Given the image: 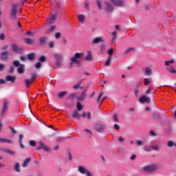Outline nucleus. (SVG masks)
Listing matches in <instances>:
<instances>
[{
  "label": "nucleus",
  "instance_id": "nucleus-7",
  "mask_svg": "<svg viewBox=\"0 0 176 176\" xmlns=\"http://www.w3.org/2000/svg\"><path fill=\"white\" fill-rule=\"evenodd\" d=\"M54 58L56 60V65L57 67H60V61L63 60V56L60 54H54Z\"/></svg>",
  "mask_w": 176,
  "mask_h": 176
},
{
  "label": "nucleus",
  "instance_id": "nucleus-45",
  "mask_svg": "<svg viewBox=\"0 0 176 176\" xmlns=\"http://www.w3.org/2000/svg\"><path fill=\"white\" fill-rule=\"evenodd\" d=\"M29 144L31 146H36V142L34 140H30V142H29Z\"/></svg>",
  "mask_w": 176,
  "mask_h": 176
},
{
  "label": "nucleus",
  "instance_id": "nucleus-46",
  "mask_svg": "<svg viewBox=\"0 0 176 176\" xmlns=\"http://www.w3.org/2000/svg\"><path fill=\"white\" fill-rule=\"evenodd\" d=\"M41 67H42L41 63H36V65H34V67H35L36 69H41Z\"/></svg>",
  "mask_w": 176,
  "mask_h": 176
},
{
  "label": "nucleus",
  "instance_id": "nucleus-59",
  "mask_svg": "<svg viewBox=\"0 0 176 176\" xmlns=\"http://www.w3.org/2000/svg\"><path fill=\"white\" fill-rule=\"evenodd\" d=\"M85 131H86L88 133V135H92V132L89 129H85Z\"/></svg>",
  "mask_w": 176,
  "mask_h": 176
},
{
  "label": "nucleus",
  "instance_id": "nucleus-47",
  "mask_svg": "<svg viewBox=\"0 0 176 176\" xmlns=\"http://www.w3.org/2000/svg\"><path fill=\"white\" fill-rule=\"evenodd\" d=\"M175 145V144L173 141L168 142V146L173 147Z\"/></svg>",
  "mask_w": 176,
  "mask_h": 176
},
{
  "label": "nucleus",
  "instance_id": "nucleus-25",
  "mask_svg": "<svg viewBox=\"0 0 176 176\" xmlns=\"http://www.w3.org/2000/svg\"><path fill=\"white\" fill-rule=\"evenodd\" d=\"M46 42H47V38H45V37H43V38H39V43H40L41 45H45Z\"/></svg>",
  "mask_w": 176,
  "mask_h": 176
},
{
  "label": "nucleus",
  "instance_id": "nucleus-41",
  "mask_svg": "<svg viewBox=\"0 0 176 176\" xmlns=\"http://www.w3.org/2000/svg\"><path fill=\"white\" fill-rule=\"evenodd\" d=\"M150 148L154 150V151H159L160 147L158 146H150Z\"/></svg>",
  "mask_w": 176,
  "mask_h": 176
},
{
  "label": "nucleus",
  "instance_id": "nucleus-43",
  "mask_svg": "<svg viewBox=\"0 0 176 176\" xmlns=\"http://www.w3.org/2000/svg\"><path fill=\"white\" fill-rule=\"evenodd\" d=\"M37 77V74H32V76H31V81H34Z\"/></svg>",
  "mask_w": 176,
  "mask_h": 176
},
{
  "label": "nucleus",
  "instance_id": "nucleus-5",
  "mask_svg": "<svg viewBox=\"0 0 176 176\" xmlns=\"http://www.w3.org/2000/svg\"><path fill=\"white\" fill-rule=\"evenodd\" d=\"M104 10L106 12L110 13L114 11V7L111 3L106 2L104 3Z\"/></svg>",
  "mask_w": 176,
  "mask_h": 176
},
{
  "label": "nucleus",
  "instance_id": "nucleus-55",
  "mask_svg": "<svg viewBox=\"0 0 176 176\" xmlns=\"http://www.w3.org/2000/svg\"><path fill=\"white\" fill-rule=\"evenodd\" d=\"M87 118L88 120H91V112H87Z\"/></svg>",
  "mask_w": 176,
  "mask_h": 176
},
{
  "label": "nucleus",
  "instance_id": "nucleus-20",
  "mask_svg": "<svg viewBox=\"0 0 176 176\" xmlns=\"http://www.w3.org/2000/svg\"><path fill=\"white\" fill-rule=\"evenodd\" d=\"M100 42H104V40L102 38L98 37L92 41V43L96 45L100 43Z\"/></svg>",
  "mask_w": 176,
  "mask_h": 176
},
{
  "label": "nucleus",
  "instance_id": "nucleus-56",
  "mask_svg": "<svg viewBox=\"0 0 176 176\" xmlns=\"http://www.w3.org/2000/svg\"><path fill=\"white\" fill-rule=\"evenodd\" d=\"M5 38H6V36H5V34H0V40L4 41Z\"/></svg>",
  "mask_w": 176,
  "mask_h": 176
},
{
  "label": "nucleus",
  "instance_id": "nucleus-9",
  "mask_svg": "<svg viewBox=\"0 0 176 176\" xmlns=\"http://www.w3.org/2000/svg\"><path fill=\"white\" fill-rule=\"evenodd\" d=\"M39 146L36 147L37 150H41L43 149L45 151H50V148H48L45 144H44L43 142H39Z\"/></svg>",
  "mask_w": 176,
  "mask_h": 176
},
{
  "label": "nucleus",
  "instance_id": "nucleus-8",
  "mask_svg": "<svg viewBox=\"0 0 176 176\" xmlns=\"http://www.w3.org/2000/svg\"><path fill=\"white\" fill-rule=\"evenodd\" d=\"M113 4H114L115 6L118 7H123L124 6V0H111Z\"/></svg>",
  "mask_w": 176,
  "mask_h": 176
},
{
  "label": "nucleus",
  "instance_id": "nucleus-30",
  "mask_svg": "<svg viewBox=\"0 0 176 176\" xmlns=\"http://www.w3.org/2000/svg\"><path fill=\"white\" fill-rule=\"evenodd\" d=\"M78 19L79 21L82 23L85 22V15H78Z\"/></svg>",
  "mask_w": 176,
  "mask_h": 176
},
{
  "label": "nucleus",
  "instance_id": "nucleus-10",
  "mask_svg": "<svg viewBox=\"0 0 176 176\" xmlns=\"http://www.w3.org/2000/svg\"><path fill=\"white\" fill-rule=\"evenodd\" d=\"M81 117V114L78 111H74L71 113L70 116H69V118H76L77 120H80Z\"/></svg>",
  "mask_w": 176,
  "mask_h": 176
},
{
  "label": "nucleus",
  "instance_id": "nucleus-6",
  "mask_svg": "<svg viewBox=\"0 0 176 176\" xmlns=\"http://www.w3.org/2000/svg\"><path fill=\"white\" fill-rule=\"evenodd\" d=\"M57 16L54 14H52L48 19L46 20V23L48 25H52L55 23Z\"/></svg>",
  "mask_w": 176,
  "mask_h": 176
},
{
  "label": "nucleus",
  "instance_id": "nucleus-13",
  "mask_svg": "<svg viewBox=\"0 0 176 176\" xmlns=\"http://www.w3.org/2000/svg\"><path fill=\"white\" fill-rule=\"evenodd\" d=\"M16 76H12L10 75H8L6 76V81L7 82H11V83H14L16 81Z\"/></svg>",
  "mask_w": 176,
  "mask_h": 176
},
{
  "label": "nucleus",
  "instance_id": "nucleus-22",
  "mask_svg": "<svg viewBox=\"0 0 176 176\" xmlns=\"http://www.w3.org/2000/svg\"><path fill=\"white\" fill-rule=\"evenodd\" d=\"M153 74V70L149 67H146L145 69V74L146 76H150Z\"/></svg>",
  "mask_w": 176,
  "mask_h": 176
},
{
  "label": "nucleus",
  "instance_id": "nucleus-27",
  "mask_svg": "<svg viewBox=\"0 0 176 176\" xmlns=\"http://www.w3.org/2000/svg\"><path fill=\"white\" fill-rule=\"evenodd\" d=\"M25 42L26 44H28V45H33L34 43V41L30 38H25Z\"/></svg>",
  "mask_w": 176,
  "mask_h": 176
},
{
  "label": "nucleus",
  "instance_id": "nucleus-29",
  "mask_svg": "<svg viewBox=\"0 0 176 176\" xmlns=\"http://www.w3.org/2000/svg\"><path fill=\"white\" fill-rule=\"evenodd\" d=\"M56 29V26H51L50 29H48L46 32H45V34H50V32H52L54 30Z\"/></svg>",
  "mask_w": 176,
  "mask_h": 176
},
{
  "label": "nucleus",
  "instance_id": "nucleus-64",
  "mask_svg": "<svg viewBox=\"0 0 176 176\" xmlns=\"http://www.w3.org/2000/svg\"><path fill=\"white\" fill-rule=\"evenodd\" d=\"M49 46L50 48H54V42H50L49 43Z\"/></svg>",
  "mask_w": 176,
  "mask_h": 176
},
{
  "label": "nucleus",
  "instance_id": "nucleus-15",
  "mask_svg": "<svg viewBox=\"0 0 176 176\" xmlns=\"http://www.w3.org/2000/svg\"><path fill=\"white\" fill-rule=\"evenodd\" d=\"M87 61H93V54L92 52L88 51L87 52V56L85 58Z\"/></svg>",
  "mask_w": 176,
  "mask_h": 176
},
{
  "label": "nucleus",
  "instance_id": "nucleus-57",
  "mask_svg": "<svg viewBox=\"0 0 176 176\" xmlns=\"http://www.w3.org/2000/svg\"><path fill=\"white\" fill-rule=\"evenodd\" d=\"M124 138H123L122 136L118 137V141L120 142H124Z\"/></svg>",
  "mask_w": 176,
  "mask_h": 176
},
{
  "label": "nucleus",
  "instance_id": "nucleus-48",
  "mask_svg": "<svg viewBox=\"0 0 176 176\" xmlns=\"http://www.w3.org/2000/svg\"><path fill=\"white\" fill-rule=\"evenodd\" d=\"M175 60H170V61H166L165 62V65L166 66H170V64H173Z\"/></svg>",
  "mask_w": 176,
  "mask_h": 176
},
{
  "label": "nucleus",
  "instance_id": "nucleus-52",
  "mask_svg": "<svg viewBox=\"0 0 176 176\" xmlns=\"http://www.w3.org/2000/svg\"><path fill=\"white\" fill-rule=\"evenodd\" d=\"M89 5H90V3H85V8L87 9V10H89Z\"/></svg>",
  "mask_w": 176,
  "mask_h": 176
},
{
  "label": "nucleus",
  "instance_id": "nucleus-51",
  "mask_svg": "<svg viewBox=\"0 0 176 176\" xmlns=\"http://www.w3.org/2000/svg\"><path fill=\"white\" fill-rule=\"evenodd\" d=\"M26 34L28 35V36H34V34L32 31H30V30L27 32Z\"/></svg>",
  "mask_w": 176,
  "mask_h": 176
},
{
  "label": "nucleus",
  "instance_id": "nucleus-23",
  "mask_svg": "<svg viewBox=\"0 0 176 176\" xmlns=\"http://www.w3.org/2000/svg\"><path fill=\"white\" fill-rule=\"evenodd\" d=\"M104 128L102 124H98L96 126V130L98 132H102L104 131Z\"/></svg>",
  "mask_w": 176,
  "mask_h": 176
},
{
  "label": "nucleus",
  "instance_id": "nucleus-38",
  "mask_svg": "<svg viewBox=\"0 0 176 176\" xmlns=\"http://www.w3.org/2000/svg\"><path fill=\"white\" fill-rule=\"evenodd\" d=\"M108 54H109V57L108 58H111L113 54V48H111L109 51H108Z\"/></svg>",
  "mask_w": 176,
  "mask_h": 176
},
{
  "label": "nucleus",
  "instance_id": "nucleus-53",
  "mask_svg": "<svg viewBox=\"0 0 176 176\" xmlns=\"http://www.w3.org/2000/svg\"><path fill=\"white\" fill-rule=\"evenodd\" d=\"M19 137V143L23 142V139L24 138V135L22 134H20Z\"/></svg>",
  "mask_w": 176,
  "mask_h": 176
},
{
  "label": "nucleus",
  "instance_id": "nucleus-16",
  "mask_svg": "<svg viewBox=\"0 0 176 176\" xmlns=\"http://www.w3.org/2000/svg\"><path fill=\"white\" fill-rule=\"evenodd\" d=\"M9 103L7 101H4V104H3V111L1 112V116H3L4 113L8 111V105Z\"/></svg>",
  "mask_w": 176,
  "mask_h": 176
},
{
  "label": "nucleus",
  "instance_id": "nucleus-3",
  "mask_svg": "<svg viewBox=\"0 0 176 176\" xmlns=\"http://www.w3.org/2000/svg\"><path fill=\"white\" fill-rule=\"evenodd\" d=\"M11 49H12V52L16 54H22L24 52V48L19 47L16 44H13L12 46H11Z\"/></svg>",
  "mask_w": 176,
  "mask_h": 176
},
{
  "label": "nucleus",
  "instance_id": "nucleus-62",
  "mask_svg": "<svg viewBox=\"0 0 176 176\" xmlns=\"http://www.w3.org/2000/svg\"><path fill=\"white\" fill-rule=\"evenodd\" d=\"M137 144L139 145V146H143L144 145V143L142 140H138L137 141Z\"/></svg>",
  "mask_w": 176,
  "mask_h": 176
},
{
  "label": "nucleus",
  "instance_id": "nucleus-54",
  "mask_svg": "<svg viewBox=\"0 0 176 176\" xmlns=\"http://www.w3.org/2000/svg\"><path fill=\"white\" fill-rule=\"evenodd\" d=\"M5 69V65L3 64H0V72H3Z\"/></svg>",
  "mask_w": 176,
  "mask_h": 176
},
{
  "label": "nucleus",
  "instance_id": "nucleus-11",
  "mask_svg": "<svg viewBox=\"0 0 176 176\" xmlns=\"http://www.w3.org/2000/svg\"><path fill=\"white\" fill-rule=\"evenodd\" d=\"M157 168V166L156 165L152 164L151 166L144 167V170H145L146 171L153 172Z\"/></svg>",
  "mask_w": 176,
  "mask_h": 176
},
{
  "label": "nucleus",
  "instance_id": "nucleus-36",
  "mask_svg": "<svg viewBox=\"0 0 176 176\" xmlns=\"http://www.w3.org/2000/svg\"><path fill=\"white\" fill-rule=\"evenodd\" d=\"M4 152H6V153H7L8 154H11L12 155H15V152L12 151V150H10V149H6V150H4Z\"/></svg>",
  "mask_w": 176,
  "mask_h": 176
},
{
  "label": "nucleus",
  "instance_id": "nucleus-33",
  "mask_svg": "<svg viewBox=\"0 0 176 176\" xmlns=\"http://www.w3.org/2000/svg\"><path fill=\"white\" fill-rule=\"evenodd\" d=\"M111 61H112L111 58H108L107 60L105 63V66L109 67L111 65Z\"/></svg>",
  "mask_w": 176,
  "mask_h": 176
},
{
  "label": "nucleus",
  "instance_id": "nucleus-34",
  "mask_svg": "<svg viewBox=\"0 0 176 176\" xmlns=\"http://www.w3.org/2000/svg\"><path fill=\"white\" fill-rule=\"evenodd\" d=\"M65 140V138L63 137H58L56 139V142H63V141Z\"/></svg>",
  "mask_w": 176,
  "mask_h": 176
},
{
  "label": "nucleus",
  "instance_id": "nucleus-1",
  "mask_svg": "<svg viewBox=\"0 0 176 176\" xmlns=\"http://www.w3.org/2000/svg\"><path fill=\"white\" fill-rule=\"evenodd\" d=\"M84 54L82 53H76L74 56L71 58V66H73L74 63H76L78 67H81V63L79 60H80Z\"/></svg>",
  "mask_w": 176,
  "mask_h": 176
},
{
  "label": "nucleus",
  "instance_id": "nucleus-4",
  "mask_svg": "<svg viewBox=\"0 0 176 176\" xmlns=\"http://www.w3.org/2000/svg\"><path fill=\"white\" fill-rule=\"evenodd\" d=\"M18 4H12V10H11V19H16Z\"/></svg>",
  "mask_w": 176,
  "mask_h": 176
},
{
  "label": "nucleus",
  "instance_id": "nucleus-63",
  "mask_svg": "<svg viewBox=\"0 0 176 176\" xmlns=\"http://www.w3.org/2000/svg\"><path fill=\"white\" fill-rule=\"evenodd\" d=\"M14 72V67H10V74H13Z\"/></svg>",
  "mask_w": 176,
  "mask_h": 176
},
{
  "label": "nucleus",
  "instance_id": "nucleus-19",
  "mask_svg": "<svg viewBox=\"0 0 176 176\" xmlns=\"http://www.w3.org/2000/svg\"><path fill=\"white\" fill-rule=\"evenodd\" d=\"M32 161V159L30 157L27 158L24 162L23 164L22 165V166L23 168H26L29 164L30 163V162Z\"/></svg>",
  "mask_w": 176,
  "mask_h": 176
},
{
  "label": "nucleus",
  "instance_id": "nucleus-37",
  "mask_svg": "<svg viewBox=\"0 0 176 176\" xmlns=\"http://www.w3.org/2000/svg\"><path fill=\"white\" fill-rule=\"evenodd\" d=\"M82 105L78 102H77V110L81 111L82 110Z\"/></svg>",
  "mask_w": 176,
  "mask_h": 176
},
{
  "label": "nucleus",
  "instance_id": "nucleus-2",
  "mask_svg": "<svg viewBox=\"0 0 176 176\" xmlns=\"http://www.w3.org/2000/svg\"><path fill=\"white\" fill-rule=\"evenodd\" d=\"M12 65H14V67H19L17 69V72L20 74H22L25 72V65L23 64H20V62L18 60L14 61V63H12Z\"/></svg>",
  "mask_w": 176,
  "mask_h": 176
},
{
  "label": "nucleus",
  "instance_id": "nucleus-24",
  "mask_svg": "<svg viewBox=\"0 0 176 176\" xmlns=\"http://www.w3.org/2000/svg\"><path fill=\"white\" fill-rule=\"evenodd\" d=\"M67 94V91H60L58 95V97L60 99H63L65 98V96Z\"/></svg>",
  "mask_w": 176,
  "mask_h": 176
},
{
  "label": "nucleus",
  "instance_id": "nucleus-60",
  "mask_svg": "<svg viewBox=\"0 0 176 176\" xmlns=\"http://www.w3.org/2000/svg\"><path fill=\"white\" fill-rule=\"evenodd\" d=\"M10 129H11V131H12V133H14V134L16 133V131L15 130V129L14 127L10 126Z\"/></svg>",
  "mask_w": 176,
  "mask_h": 176
},
{
  "label": "nucleus",
  "instance_id": "nucleus-26",
  "mask_svg": "<svg viewBox=\"0 0 176 176\" xmlns=\"http://www.w3.org/2000/svg\"><path fill=\"white\" fill-rule=\"evenodd\" d=\"M14 168H15V171H16L17 173L21 172L20 164L19 162L15 163V166H14Z\"/></svg>",
  "mask_w": 176,
  "mask_h": 176
},
{
  "label": "nucleus",
  "instance_id": "nucleus-49",
  "mask_svg": "<svg viewBox=\"0 0 176 176\" xmlns=\"http://www.w3.org/2000/svg\"><path fill=\"white\" fill-rule=\"evenodd\" d=\"M61 37V34L60 32H57L55 34V38L58 39Z\"/></svg>",
  "mask_w": 176,
  "mask_h": 176
},
{
  "label": "nucleus",
  "instance_id": "nucleus-58",
  "mask_svg": "<svg viewBox=\"0 0 176 176\" xmlns=\"http://www.w3.org/2000/svg\"><path fill=\"white\" fill-rule=\"evenodd\" d=\"M133 50H134V48L130 47V48H129V49L125 52V54H128L129 52H133Z\"/></svg>",
  "mask_w": 176,
  "mask_h": 176
},
{
  "label": "nucleus",
  "instance_id": "nucleus-31",
  "mask_svg": "<svg viewBox=\"0 0 176 176\" xmlns=\"http://www.w3.org/2000/svg\"><path fill=\"white\" fill-rule=\"evenodd\" d=\"M33 82V81H32V80H29V79H26L25 80V85H26V87L27 88H29L30 85Z\"/></svg>",
  "mask_w": 176,
  "mask_h": 176
},
{
  "label": "nucleus",
  "instance_id": "nucleus-35",
  "mask_svg": "<svg viewBox=\"0 0 176 176\" xmlns=\"http://www.w3.org/2000/svg\"><path fill=\"white\" fill-rule=\"evenodd\" d=\"M81 83L82 82L78 83L76 85H75L74 87H73V89H74L75 90H78V89H82L83 87H80L81 86Z\"/></svg>",
  "mask_w": 176,
  "mask_h": 176
},
{
  "label": "nucleus",
  "instance_id": "nucleus-61",
  "mask_svg": "<svg viewBox=\"0 0 176 176\" xmlns=\"http://www.w3.org/2000/svg\"><path fill=\"white\" fill-rule=\"evenodd\" d=\"M113 120H114V121L116 122H119L118 118L116 115L113 116Z\"/></svg>",
  "mask_w": 176,
  "mask_h": 176
},
{
  "label": "nucleus",
  "instance_id": "nucleus-12",
  "mask_svg": "<svg viewBox=\"0 0 176 176\" xmlns=\"http://www.w3.org/2000/svg\"><path fill=\"white\" fill-rule=\"evenodd\" d=\"M9 58V52L6 51L3 52H1V54L0 55V58H1V60H6Z\"/></svg>",
  "mask_w": 176,
  "mask_h": 176
},
{
  "label": "nucleus",
  "instance_id": "nucleus-39",
  "mask_svg": "<svg viewBox=\"0 0 176 176\" xmlns=\"http://www.w3.org/2000/svg\"><path fill=\"white\" fill-rule=\"evenodd\" d=\"M38 60L41 62V63H45L46 61V57L45 56H41Z\"/></svg>",
  "mask_w": 176,
  "mask_h": 176
},
{
  "label": "nucleus",
  "instance_id": "nucleus-32",
  "mask_svg": "<svg viewBox=\"0 0 176 176\" xmlns=\"http://www.w3.org/2000/svg\"><path fill=\"white\" fill-rule=\"evenodd\" d=\"M96 2H97V6L98 9L100 10H102V1L100 0H97Z\"/></svg>",
  "mask_w": 176,
  "mask_h": 176
},
{
  "label": "nucleus",
  "instance_id": "nucleus-44",
  "mask_svg": "<svg viewBox=\"0 0 176 176\" xmlns=\"http://www.w3.org/2000/svg\"><path fill=\"white\" fill-rule=\"evenodd\" d=\"M153 117L154 119H160L161 118V116L159 113H154L153 115Z\"/></svg>",
  "mask_w": 176,
  "mask_h": 176
},
{
  "label": "nucleus",
  "instance_id": "nucleus-17",
  "mask_svg": "<svg viewBox=\"0 0 176 176\" xmlns=\"http://www.w3.org/2000/svg\"><path fill=\"white\" fill-rule=\"evenodd\" d=\"M87 89H88V87L85 88L84 89V91L81 94V96L78 98L79 100H84L86 98V96H87L86 92H87Z\"/></svg>",
  "mask_w": 176,
  "mask_h": 176
},
{
  "label": "nucleus",
  "instance_id": "nucleus-28",
  "mask_svg": "<svg viewBox=\"0 0 176 176\" xmlns=\"http://www.w3.org/2000/svg\"><path fill=\"white\" fill-rule=\"evenodd\" d=\"M28 59L30 60H33L35 58V54L31 53L27 55Z\"/></svg>",
  "mask_w": 176,
  "mask_h": 176
},
{
  "label": "nucleus",
  "instance_id": "nucleus-42",
  "mask_svg": "<svg viewBox=\"0 0 176 176\" xmlns=\"http://www.w3.org/2000/svg\"><path fill=\"white\" fill-rule=\"evenodd\" d=\"M144 85L145 86H147V85H150V81H149V79H148V78H144Z\"/></svg>",
  "mask_w": 176,
  "mask_h": 176
},
{
  "label": "nucleus",
  "instance_id": "nucleus-40",
  "mask_svg": "<svg viewBox=\"0 0 176 176\" xmlns=\"http://www.w3.org/2000/svg\"><path fill=\"white\" fill-rule=\"evenodd\" d=\"M105 50H106V46H105V45H101L100 46V51L101 52H104L105 51Z\"/></svg>",
  "mask_w": 176,
  "mask_h": 176
},
{
  "label": "nucleus",
  "instance_id": "nucleus-18",
  "mask_svg": "<svg viewBox=\"0 0 176 176\" xmlns=\"http://www.w3.org/2000/svg\"><path fill=\"white\" fill-rule=\"evenodd\" d=\"M89 170L83 166H78V171L82 174H85Z\"/></svg>",
  "mask_w": 176,
  "mask_h": 176
},
{
  "label": "nucleus",
  "instance_id": "nucleus-14",
  "mask_svg": "<svg viewBox=\"0 0 176 176\" xmlns=\"http://www.w3.org/2000/svg\"><path fill=\"white\" fill-rule=\"evenodd\" d=\"M140 103H151V100L148 97L142 96L139 100Z\"/></svg>",
  "mask_w": 176,
  "mask_h": 176
},
{
  "label": "nucleus",
  "instance_id": "nucleus-21",
  "mask_svg": "<svg viewBox=\"0 0 176 176\" xmlns=\"http://www.w3.org/2000/svg\"><path fill=\"white\" fill-rule=\"evenodd\" d=\"M0 142L1 143H10V144H12V141L10 139H6V138H0Z\"/></svg>",
  "mask_w": 176,
  "mask_h": 176
},
{
  "label": "nucleus",
  "instance_id": "nucleus-50",
  "mask_svg": "<svg viewBox=\"0 0 176 176\" xmlns=\"http://www.w3.org/2000/svg\"><path fill=\"white\" fill-rule=\"evenodd\" d=\"M104 96L103 93H100V95L98 97L97 102H99L102 97Z\"/></svg>",
  "mask_w": 176,
  "mask_h": 176
}]
</instances>
